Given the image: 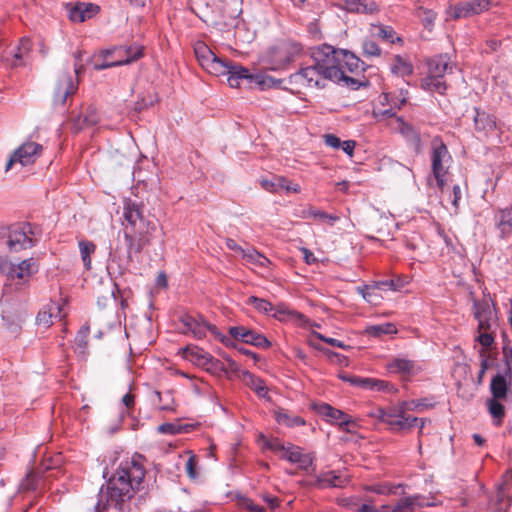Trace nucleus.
<instances>
[{"label": "nucleus", "mask_w": 512, "mask_h": 512, "mask_svg": "<svg viewBox=\"0 0 512 512\" xmlns=\"http://www.w3.org/2000/svg\"><path fill=\"white\" fill-rule=\"evenodd\" d=\"M313 62L329 81L345 82L347 85L356 81L347 73H359L364 70L363 62L353 53L335 49L333 46L323 44L312 52Z\"/></svg>", "instance_id": "nucleus-1"}, {"label": "nucleus", "mask_w": 512, "mask_h": 512, "mask_svg": "<svg viewBox=\"0 0 512 512\" xmlns=\"http://www.w3.org/2000/svg\"><path fill=\"white\" fill-rule=\"evenodd\" d=\"M153 234L138 235L132 231L124 232L125 251L121 247H117L111 256V266L114 264L118 267V273L124 274L133 262V254H140L146 245L151 242Z\"/></svg>", "instance_id": "nucleus-2"}, {"label": "nucleus", "mask_w": 512, "mask_h": 512, "mask_svg": "<svg viewBox=\"0 0 512 512\" xmlns=\"http://www.w3.org/2000/svg\"><path fill=\"white\" fill-rule=\"evenodd\" d=\"M451 155L447 146L439 138L435 137L431 141V169L432 176L428 178V185L432 187V178H434L437 187L443 191L446 186V175L448 172Z\"/></svg>", "instance_id": "nucleus-3"}, {"label": "nucleus", "mask_w": 512, "mask_h": 512, "mask_svg": "<svg viewBox=\"0 0 512 512\" xmlns=\"http://www.w3.org/2000/svg\"><path fill=\"white\" fill-rule=\"evenodd\" d=\"M33 232L29 223H18L10 227H0V239L11 252H18L33 246Z\"/></svg>", "instance_id": "nucleus-4"}, {"label": "nucleus", "mask_w": 512, "mask_h": 512, "mask_svg": "<svg viewBox=\"0 0 512 512\" xmlns=\"http://www.w3.org/2000/svg\"><path fill=\"white\" fill-rule=\"evenodd\" d=\"M142 55V47L140 46L116 47L112 50H106L103 53L104 59L101 62L96 60L93 67L95 70H103L110 67L126 65L137 61Z\"/></svg>", "instance_id": "nucleus-5"}, {"label": "nucleus", "mask_w": 512, "mask_h": 512, "mask_svg": "<svg viewBox=\"0 0 512 512\" xmlns=\"http://www.w3.org/2000/svg\"><path fill=\"white\" fill-rule=\"evenodd\" d=\"M449 67V61L446 56L440 55L433 57L428 61V74L421 81V86L429 92L444 94L446 83L443 80Z\"/></svg>", "instance_id": "nucleus-6"}, {"label": "nucleus", "mask_w": 512, "mask_h": 512, "mask_svg": "<svg viewBox=\"0 0 512 512\" xmlns=\"http://www.w3.org/2000/svg\"><path fill=\"white\" fill-rule=\"evenodd\" d=\"M127 477V474L118 468L116 473L108 481L105 493L108 506H117L132 497L134 487L131 482L128 481Z\"/></svg>", "instance_id": "nucleus-7"}, {"label": "nucleus", "mask_w": 512, "mask_h": 512, "mask_svg": "<svg viewBox=\"0 0 512 512\" xmlns=\"http://www.w3.org/2000/svg\"><path fill=\"white\" fill-rule=\"evenodd\" d=\"M123 217L127 222L125 231L144 235L153 234L157 230V222L145 219L139 205L135 203L128 202L125 204Z\"/></svg>", "instance_id": "nucleus-8"}, {"label": "nucleus", "mask_w": 512, "mask_h": 512, "mask_svg": "<svg viewBox=\"0 0 512 512\" xmlns=\"http://www.w3.org/2000/svg\"><path fill=\"white\" fill-rule=\"evenodd\" d=\"M180 321L185 328L183 332L191 333L196 339H203L207 332H210L215 339L223 343L229 341L215 325L207 322L202 315L186 314L181 317Z\"/></svg>", "instance_id": "nucleus-9"}, {"label": "nucleus", "mask_w": 512, "mask_h": 512, "mask_svg": "<svg viewBox=\"0 0 512 512\" xmlns=\"http://www.w3.org/2000/svg\"><path fill=\"white\" fill-rule=\"evenodd\" d=\"M491 6L490 0L462 1L455 5L449 4L445 10L446 21L472 17L487 11Z\"/></svg>", "instance_id": "nucleus-10"}, {"label": "nucleus", "mask_w": 512, "mask_h": 512, "mask_svg": "<svg viewBox=\"0 0 512 512\" xmlns=\"http://www.w3.org/2000/svg\"><path fill=\"white\" fill-rule=\"evenodd\" d=\"M326 81H329L324 74L318 69L317 64L302 68L297 73L290 76V82L301 85L305 88H325Z\"/></svg>", "instance_id": "nucleus-11"}, {"label": "nucleus", "mask_w": 512, "mask_h": 512, "mask_svg": "<svg viewBox=\"0 0 512 512\" xmlns=\"http://www.w3.org/2000/svg\"><path fill=\"white\" fill-rule=\"evenodd\" d=\"M420 407L421 404L416 401L401 402L398 418H394L392 415H389V419H386V427L388 426L390 430L395 432L410 429L419 421V419L412 416H405L404 413L406 410L422 412Z\"/></svg>", "instance_id": "nucleus-12"}, {"label": "nucleus", "mask_w": 512, "mask_h": 512, "mask_svg": "<svg viewBox=\"0 0 512 512\" xmlns=\"http://www.w3.org/2000/svg\"><path fill=\"white\" fill-rule=\"evenodd\" d=\"M42 151V146L35 142H26L21 145L12 155L6 164V170H9L15 162L22 166L34 163Z\"/></svg>", "instance_id": "nucleus-13"}, {"label": "nucleus", "mask_w": 512, "mask_h": 512, "mask_svg": "<svg viewBox=\"0 0 512 512\" xmlns=\"http://www.w3.org/2000/svg\"><path fill=\"white\" fill-rule=\"evenodd\" d=\"M78 85L74 82L69 72H62L58 75L53 95L55 105H64L68 96L77 91Z\"/></svg>", "instance_id": "nucleus-14"}, {"label": "nucleus", "mask_w": 512, "mask_h": 512, "mask_svg": "<svg viewBox=\"0 0 512 512\" xmlns=\"http://www.w3.org/2000/svg\"><path fill=\"white\" fill-rule=\"evenodd\" d=\"M8 268L9 269L6 270L7 280L11 282L19 280L21 281V284L26 283L29 278L38 270L37 263L33 258L25 259L18 265L11 263Z\"/></svg>", "instance_id": "nucleus-15"}, {"label": "nucleus", "mask_w": 512, "mask_h": 512, "mask_svg": "<svg viewBox=\"0 0 512 512\" xmlns=\"http://www.w3.org/2000/svg\"><path fill=\"white\" fill-rule=\"evenodd\" d=\"M474 316L478 321V330H496L497 319L487 302H474Z\"/></svg>", "instance_id": "nucleus-16"}, {"label": "nucleus", "mask_w": 512, "mask_h": 512, "mask_svg": "<svg viewBox=\"0 0 512 512\" xmlns=\"http://www.w3.org/2000/svg\"><path fill=\"white\" fill-rule=\"evenodd\" d=\"M386 126H388L392 131L400 133L407 140H419L418 134L412 126L405 123L402 118L394 117L393 107L386 109Z\"/></svg>", "instance_id": "nucleus-17"}, {"label": "nucleus", "mask_w": 512, "mask_h": 512, "mask_svg": "<svg viewBox=\"0 0 512 512\" xmlns=\"http://www.w3.org/2000/svg\"><path fill=\"white\" fill-rule=\"evenodd\" d=\"M386 369L391 373L400 374L404 378L418 374L421 371L419 365L406 358L391 359V361L386 365Z\"/></svg>", "instance_id": "nucleus-18"}, {"label": "nucleus", "mask_w": 512, "mask_h": 512, "mask_svg": "<svg viewBox=\"0 0 512 512\" xmlns=\"http://www.w3.org/2000/svg\"><path fill=\"white\" fill-rule=\"evenodd\" d=\"M494 221L501 239L512 235V207L497 210L494 214Z\"/></svg>", "instance_id": "nucleus-19"}, {"label": "nucleus", "mask_w": 512, "mask_h": 512, "mask_svg": "<svg viewBox=\"0 0 512 512\" xmlns=\"http://www.w3.org/2000/svg\"><path fill=\"white\" fill-rule=\"evenodd\" d=\"M429 505L421 496H410L398 500L395 504L386 505V512H415L417 508Z\"/></svg>", "instance_id": "nucleus-20"}, {"label": "nucleus", "mask_w": 512, "mask_h": 512, "mask_svg": "<svg viewBox=\"0 0 512 512\" xmlns=\"http://www.w3.org/2000/svg\"><path fill=\"white\" fill-rule=\"evenodd\" d=\"M349 482V476L341 471L322 472L317 477V486L320 488H342Z\"/></svg>", "instance_id": "nucleus-21"}, {"label": "nucleus", "mask_w": 512, "mask_h": 512, "mask_svg": "<svg viewBox=\"0 0 512 512\" xmlns=\"http://www.w3.org/2000/svg\"><path fill=\"white\" fill-rule=\"evenodd\" d=\"M226 75L228 76L227 82L232 88H239L242 80L255 81L258 84L262 83V81L259 80V76L250 74L248 69L236 63L233 64Z\"/></svg>", "instance_id": "nucleus-22"}, {"label": "nucleus", "mask_w": 512, "mask_h": 512, "mask_svg": "<svg viewBox=\"0 0 512 512\" xmlns=\"http://www.w3.org/2000/svg\"><path fill=\"white\" fill-rule=\"evenodd\" d=\"M119 469L127 474L128 481L131 482L134 489L138 488L144 479L145 469L135 460L121 463Z\"/></svg>", "instance_id": "nucleus-23"}, {"label": "nucleus", "mask_w": 512, "mask_h": 512, "mask_svg": "<svg viewBox=\"0 0 512 512\" xmlns=\"http://www.w3.org/2000/svg\"><path fill=\"white\" fill-rule=\"evenodd\" d=\"M61 311L62 308L58 302L50 301L38 312L36 322L38 325L49 327L53 322V318L61 319L63 317Z\"/></svg>", "instance_id": "nucleus-24"}, {"label": "nucleus", "mask_w": 512, "mask_h": 512, "mask_svg": "<svg viewBox=\"0 0 512 512\" xmlns=\"http://www.w3.org/2000/svg\"><path fill=\"white\" fill-rule=\"evenodd\" d=\"M99 11V7L94 4L79 3L68 10V17L72 22H84Z\"/></svg>", "instance_id": "nucleus-25"}, {"label": "nucleus", "mask_w": 512, "mask_h": 512, "mask_svg": "<svg viewBox=\"0 0 512 512\" xmlns=\"http://www.w3.org/2000/svg\"><path fill=\"white\" fill-rule=\"evenodd\" d=\"M343 7L349 12L374 14L379 6L374 0H343Z\"/></svg>", "instance_id": "nucleus-26"}, {"label": "nucleus", "mask_w": 512, "mask_h": 512, "mask_svg": "<svg viewBox=\"0 0 512 512\" xmlns=\"http://www.w3.org/2000/svg\"><path fill=\"white\" fill-rule=\"evenodd\" d=\"M509 385L505 375H495L490 383V392L494 399L505 400L509 394Z\"/></svg>", "instance_id": "nucleus-27"}, {"label": "nucleus", "mask_w": 512, "mask_h": 512, "mask_svg": "<svg viewBox=\"0 0 512 512\" xmlns=\"http://www.w3.org/2000/svg\"><path fill=\"white\" fill-rule=\"evenodd\" d=\"M390 72L396 77L404 78L413 73V65L408 58L395 55L390 64Z\"/></svg>", "instance_id": "nucleus-28"}, {"label": "nucleus", "mask_w": 512, "mask_h": 512, "mask_svg": "<svg viewBox=\"0 0 512 512\" xmlns=\"http://www.w3.org/2000/svg\"><path fill=\"white\" fill-rule=\"evenodd\" d=\"M302 51L298 43H284L276 49L277 57L283 64L292 62Z\"/></svg>", "instance_id": "nucleus-29"}, {"label": "nucleus", "mask_w": 512, "mask_h": 512, "mask_svg": "<svg viewBox=\"0 0 512 512\" xmlns=\"http://www.w3.org/2000/svg\"><path fill=\"white\" fill-rule=\"evenodd\" d=\"M273 311H275L273 316L280 321L291 320L300 325H302L305 322V317L303 314L288 309L284 304L277 305L276 307H274Z\"/></svg>", "instance_id": "nucleus-30"}, {"label": "nucleus", "mask_w": 512, "mask_h": 512, "mask_svg": "<svg viewBox=\"0 0 512 512\" xmlns=\"http://www.w3.org/2000/svg\"><path fill=\"white\" fill-rule=\"evenodd\" d=\"M319 413L322 415L329 417L332 420H338L339 425L341 427L348 426L350 423H352V420L349 415L342 412L341 410H338L336 408H333L332 406L328 404H322L319 406Z\"/></svg>", "instance_id": "nucleus-31"}, {"label": "nucleus", "mask_w": 512, "mask_h": 512, "mask_svg": "<svg viewBox=\"0 0 512 512\" xmlns=\"http://www.w3.org/2000/svg\"><path fill=\"white\" fill-rule=\"evenodd\" d=\"M475 111L476 114L474 117V124L476 130L480 132L493 131L496 127V123L493 117L486 112L479 111L478 109H475Z\"/></svg>", "instance_id": "nucleus-32"}, {"label": "nucleus", "mask_w": 512, "mask_h": 512, "mask_svg": "<svg viewBox=\"0 0 512 512\" xmlns=\"http://www.w3.org/2000/svg\"><path fill=\"white\" fill-rule=\"evenodd\" d=\"M242 378H243V382L249 387L251 388L253 391H255L259 396L261 397H265L267 395V387L265 385V382L255 376L254 374L246 371L243 373L242 375Z\"/></svg>", "instance_id": "nucleus-33"}, {"label": "nucleus", "mask_w": 512, "mask_h": 512, "mask_svg": "<svg viewBox=\"0 0 512 512\" xmlns=\"http://www.w3.org/2000/svg\"><path fill=\"white\" fill-rule=\"evenodd\" d=\"M153 396L157 399V405L160 410L163 411H174L175 410V399L173 391H154Z\"/></svg>", "instance_id": "nucleus-34"}, {"label": "nucleus", "mask_w": 512, "mask_h": 512, "mask_svg": "<svg viewBox=\"0 0 512 512\" xmlns=\"http://www.w3.org/2000/svg\"><path fill=\"white\" fill-rule=\"evenodd\" d=\"M194 52L198 62L204 69L213 59H216V54L203 42H198L195 45Z\"/></svg>", "instance_id": "nucleus-35"}, {"label": "nucleus", "mask_w": 512, "mask_h": 512, "mask_svg": "<svg viewBox=\"0 0 512 512\" xmlns=\"http://www.w3.org/2000/svg\"><path fill=\"white\" fill-rule=\"evenodd\" d=\"M274 416L279 424L288 427L301 426L305 424L304 419L299 416H292L285 409H277L274 411Z\"/></svg>", "instance_id": "nucleus-36"}, {"label": "nucleus", "mask_w": 512, "mask_h": 512, "mask_svg": "<svg viewBox=\"0 0 512 512\" xmlns=\"http://www.w3.org/2000/svg\"><path fill=\"white\" fill-rule=\"evenodd\" d=\"M81 260L87 270L91 269V255L96 251V245L89 240H80L78 242Z\"/></svg>", "instance_id": "nucleus-37"}, {"label": "nucleus", "mask_w": 512, "mask_h": 512, "mask_svg": "<svg viewBox=\"0 0 512 512\" xmlns=\"http://www.w3.org/2000/svg\"><path fill=\"white\" fill-rule=\"evenodd\" d=\"M233 64V62L225 61L216 55V59H213V61L206 66L205 70L216 76L226 75Z\"/></svg>", "instance_id": "nucleus-38"}, {"label": "nucleus", "mask_w": 512, "mask_h": 512, "mask_svg": "<svg viewBox=\"0 0 512 512\" xmlns=\"http://www.w3.org/2000/svg\"><path fill=\"white\" fill-rule=\"evenodd\" d=\"M242 258L245 259L248 263L258 267H266L270 263V260L267 257L252 247L245 249L242 254Z\"/></svg>", "instance_id": "nucleus-39"}, {"label": "nucleus", "mask_w": 512, "mask_h": 512, "mask_svg": "<svg viewBox=\"0 0 512 512\" xmlns=\"http://www.w3.org/2000/svg\"><path fill=\"white\" fill-rule=\"evenodd\" d=\"M502 400L490 398L487 400V408L490 415L496 420V424L500 425L505 416V408L501 403Z\"/></svg>", "instance_id": "nucleus-40"}, {"label": "nucleus", "mask_w": 512, "mask_h": 512, "mask_svg": "<svg viewBox=\"0 0 512 512\" xmlns=\"http://www.w3.org/2000/svg\"><path fill=\"white\" fill-rule=\"evenodd\" d=\"M31 49V42L28 38H23L20 40V44L17 47V50L13 54V59L11 60V66L17 67L22 65L21 60L29 53Z\"/></svg>", "instance_id": "nucleus-41"}, {"label": "nucleus", "mask_w": 512, "mask_h": 512, "mask_svg": "<svg viewBox=\"0 0 512 512\" xmlns=\"http://www.w3.org/2000/svg\"><path fill=\"white\" fill-rule=\"evenodd\" d=\"M244 342L260 348H268L271 346L270 341L265 336L251 329H247Z\"/></svg>", "instance_id": "nucleus-42"}, {"label": "nucleus", "mask_w": 512, "mask_h": 512, "mask_svg": "<svg viewBox=\"0 0 512 512\" xmlns=\"http://www.w3.org/2000/svg\"><path fill=\"white\" fill-rule=\"evenodd\" d=\"M497 509L500 511L507 510L510 505L512 494L510 495L509 488L507 484H501L497 490Z\"/></svg>", "instance_id": "nucleus-43"}, {"label": "nucleus", "mask_w": 512, "mask_h": 512, "mask_svg": "<svg viewBox=\"0 0 512 512\" xmlns=\"http://www.w3.org/2000/svg\"><path fill=\"white\" fill-rule=\"evenodd\" d=\"M418 17L420 18L423 26L428 30H432L434 26V22L437 17V13L431 9H426L423 7L419 8Z\"/></svg>", "instance_id": "nucleus-44"}, {"label": "nucleus", "mask_w": 512, "mask_h": 512, "mask_svg": "<svg viewBox=\"0 0 512 512\" xmlns=\"http://www.w3.org/2000/svg\"><path fill=\"white\" fill-rule=\"evenodd\" d=\"M248 303L253 305L254 308L261 313L267 314L274 310L273 305L269 301L255 296L249 297Z\"/></svg>", "instance_id": "nucleus-45"}, {"label": "nucleus", "mask_w": 512, "mask_h": 512, "mask_svg": "<svg viewBox=\"0 0 512 512\" xmlns=\"http://www.w3.org/2000/svg\"><path fill=\"white\" fill-rule=\"evenodd\" d=\"M357 387H360L365 390H377L380 391L383 389L384 384L383 381L374 379V378H360V382Z\"/></svg>", "instance_id": "nucleus-46"}, {"label": "nucleus", "mask_w": 512, "mask_h": 512, "mask_svg": "<svg viewBox=\"0 0 512 512\" xmlns=\"http://www.w3.org/2000/svg\"><path fill=\"white\" fill-rule=\"evenodd\" d=\"M197 464H198V458L194 454H190L186 463H185V472L188 475V477L192 480L197 479L198 472H197Z\"/></svg>", "instance_id": "nucleus-47"}, {"label": "nucleus", "mask_w": 512, "mask_h": 512, "mask_svg": "<svg viewBox=\"0 0 512 512\" xmlns=\"http://www.w3.org/2000/svg\"><path fill=\"white\" fill-rule=\"evenodd\" d=\"M301 449L296 446H289L283 450V454H281V458L285 459L291 463H296L299 460V456L301 455Z\"/></svg>", "instance_id": "nucleus-48"}, {"label": "nucleus", "mask_w": 512, "mask_h": 512, "mask_svg": "<svg viewBox=\"0 0 512 512\" xmlns=\"http://www.w3.org/2000/svg\"><path fill=\"white\" fill-rule=\"evenodd\" d=\"M479 335L477 337L478 342L484 347L489 348L494 343V332L490 330H478Z\"/></svg>", "instance_id": "nucleus-49"}, {"label": "nucleus", "mask_w": 512, "mask_h": 512, "mask_svg": "<svg viewBox=\"0 0 512 512\" xmlns=\"http://www.w3.org/2000/svg\"><path fill=\"white\" fill-rule=\"evenodd\" d=\"M363 51L366 56H380L381 54V48L371 39H366L363 42Z\"/></svg>", "instance_id": "nucleus-50"}, {"label": "nucleus", "mask_w": 512, "mask_h": 512, "mask_svg": "<svg viewBox=\"0 0 512 512\" xmlns=\"http://www.w3.org/2000/svg\"><path fill=\"white\" fill-rule=\"evenodd\" d=\"M37 475L33 472H29L26 477L20 483V489L22 491H32L36 489Z\"/></svg>", "instance_id": "nucleus-51"}, {"label": "nucleus", "mask_w": 512, "mask_h": 512, "mask_svg": "<svg viewBox=\"0 0 512 512\" xmlns=\"http://www.w3.org/2000/svg\"><path fill=\"white\" fill-rule=\"evenodd\" d=\"M503 358L505 363V376L512 378V347L503 348Z\"/></svg>", "instance_id": "nucleus-52"}, {"label": "nucleus", "mask_w": 512, "mask_h": 512, "mask_svg": "<svg viewBox=\"0 0 512 512\" xmlns=\"http://www.w3.org/2000/svg\"><path fill=\"white\" fill-rule=\"evenodd\" d=\"M375 291H376V288L369 287V286H366L362 290V294H363L364 299H366L369 303H371L373 305L379 304L380 303V299H381V295L380 294H376Z\"/></svg>", "instance_id": "nucleus-53"}, {"label": "nucleus", "mask_w": 512, "mask_h": 512, "mask_svg": "<svg viewBox=\"0 0 512 512\" xmlns=\"http://www.w3.org/2000/svg\"><path fill=\"white\" fill-rule=\"evenodd\" d=\"M278 188L284 189L287 192L299 193L300 186L298 184H293L289 180L284 177L278 178Z\"/></svg>", "instance_id": "nucleus-54"}, {"label": "nucleus", "mask_w": 512, "mask_h": 512, "mask_svg": "<svg viewBox=\"0 0 512 512\" xmlns=\"http://www.w3.org/2000/svg\"><path fill=\"white\" fill-rule=\"evenodd\" d=\"M407 283V278L398 277L396 279H391L389 282L386 281V286H388L389 290L393 292H400Z\"/></svg>", "instance_id": "nucleus-55"}, {"label": "nucleus", "mask_w": 512, "mask_h": 512, "mask_svg": "<svg viewBox=\"0 0 512 512\" xmlns=\"http://www.w3.org/2000/svg\"><path fill=\"white\" fill-rule=\"evenodd\" d=\"M202 350H200L198 347H190L187 346L183 348L182 354L186 359L192 360L193 358L200 359L205 358L204 355L201 354Z\"/></svg>", "instance_id": "nucleus-56"}, {"label": "nucleus", "mask_w": 512, "mask_h": 512, "mask_svg": "<svg viewBox=\"0 0 512 512\" xmlns=\"http://www.w3.org/2000/svg\"><path fill=\"white\" fill-rule=\"evenodd\" d=\"M313 460L314 458L310 454L301 453L296 463L301 470L308 471L313 464Z\"/></svg>", "instance_id": "nucleus-57"}, {"label": "nucleus", "mask_w": 512, "mask_h": 512, "mask_svg": "<svg viewBox=\"0 0 512 512\" xmlns=\"http://www.w3.org/2000/svg\"><path fill=\"white\" fill-rule=\"evenodd\" d=\"M386 42H390L391 44H398L400 46L403 45L404 41L402 37L396 34V32L391 28L386 26Z\"/></svg>", "instance_id": "nucleus-58"}, {"label": "nucleus", "mask_w": 512, "mask_h": 512, "mask_svg": "<svg viewBox=\"0 0 512 512\" xmlns=\"http://www.w3.org/2000/svg\"><path fill=\"white\" fill-rule=\"evenodd\" d=\"M247 329L248 328L244 326H234L230 327L229 333L234 339L241 340L244 342Z\"/></svg>", "instance_id": "nucleus-59"}, {"label": "nucleus", "mask_w": 512, "mask_h": 512, "mask_svg": "<svg viewBox=\"0 0 512 512\" xmlns=\"http://www.w3.org/2000/svg\"><path fill=\"white\" fill-rule=\"evenodd\" d=\"M315 220L326 222L330 225H333L336 221L339 220V217L336 215L327 214L324 211L318 210L317 218Z\"/></svg>", "instance_id": "nucleus-60"}, {"label": "nucleus", "mask_w": 512, "mask_h": 512, "mask_svg": "<svg viewBox=\"0 0 512 512\" xmlns=\"http://www.w3.org/2000/svg\"><path fill=\"white\" fill-rule=\"evenodd\" d=\"M88 333H89V328L88 327H83L79 330L77 336H76V341H77V344L80 348L84 349L86 348L87 346V336H88Z\"/></svg>", "instance_id": "nucleus-61"}, {"label": "nucleus", "mask_w": 512, "mask_h": 512, "mask_svg": "<svg viewBox=\"0 0 512 512\" xmlns=\"http://www.w3.org/2000/svg\"><path fill=\"white\" fill-rule=\"evenodd\" d=\"M364 333L371 337L380 338L384 334V327L383 325L368 326L365 328Z\"/></svg>", "instance_id": "nucleus-62"}, {"label": "nucleus", "mask_w": 512, "mask_h": 512, "mask_svg": "<svg viewBox=\"0 0 512 512\" xmlns=\"http://www.w3.org/2000/svg\"><path fill=\"white\" fill-rule=\"evenodd\" d=\"M324 141L326 143V145L332 147V148H335V149H339L341 147V140L340 138H338L337 136L333 135V134H327L324 136Z\"/></svg>", "instance_id": "nucleus-63"}, {"label": "nucleus", "mask_w": 512, "mask_h": 512, "mask_svg": "<svg viewBox=\"0 0 512 512\" xmlns=\"http://www.w3.org/2000/svg\"><path fill=\"white\" fill-rule=\"evenodd\" d=\"M243 506L249 512H265V509L257 504H255L252 500L246 499L243 502Z\"/></svg>", "instance_id": "nucleus-64"}]
</instances>
